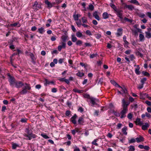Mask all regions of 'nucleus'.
I'll return each instance as SVG.
<instances>
[{
	"instance_id": "obj_1",
	"label": "nucleus",
	"mask_w": 151,
	"mask_h": 151,
	"mask_svg": "<svg viewBox=\"0 0 151 151\" xmlns=\"http://www.w3.org/2000/svg\"><path fill=\"white\" fill-rule=\"evenodd\" d=\"M15 84L16 87L17 88H20L22 86H24V87L22 88V90L19 92L21 94H26L28 92V90H30L31 89L29 84L26 83L24 84L21 81L16 82Z\"/></svg>"
},
{
	"instance_id": "obj_2",
	"label": "nucleus",
	"mask_w": 151,
	"mask_h": 151,
	"mask_svg": "<svg viewBox=\"0 0 151 151\" xmlns=\"http://www.w3.org/2000/svg\"><path fill=\"white\" fill-rule=\"evenodd\" d=\"M25 132L27 134H24V136L27 137L25 138L26 139L30 140L32 138H35L37 137L36 135L32 133V131L29 130V127L26 128Z\"/></svg>"
},
{
	"instance_id": "obj_3",
	"label": "nucleus",
	"mask_w": 151,
	"mask_h": 151,
	"mask_svg": "<svg viewBox=\"0 0 151 151\" xmlns=\"http://www.w3.org/2000/svg\"><path fill=\"white\" fill-rule=\"evenodd\" d=\"M41 8V4L40 3H38V2L36 1L35 2L34 4L33 5L32 8L34 11H37L39 9Z\"/></svg>"
},
{
	"instance_id": "obj_4",
	"label": "nucleus",
	"mask_w": 151,
	"mask_h": 151,
	"mask_svg": "<svg viewBox=\"0 0 151 151\" xmlns=\"http://www.w3.org/2000/svg\"><path fill=\"white\" fill-rule=\"evenodd\" d=\"M91 103H92V106H94L95 105H98L97 104V102H98L99 101L98 99H96L94 98L91 97L90 98Z\"/></svg>"
},
{
	"instance_id": "obj_5",
	"label": "nucleus",
	"mask_w": 151,
	"mask_h": 151,
	"mask_svg": "<svg viewBox=\"0 0 151 151\" xmlns=\"http://www.w3.org/2000/svg\"><path fill=\"white\" fill-rule=\"evenodd\" d=\"M127 111L128 109H126L125 108L124 109L123 108V110L120 112L121 118L123 119L126 116V114L127 112Z\"/></svg>"
},
{
	"instance_id": "obj_6",
	"label": "nucleus",
	"mask_w": 151,
	"mask_h": 151,
	"mask_svg": "<svg viewBox=\"0 0 151 151\" xmlns=\"http://www.w3.org/2000/svg\"><path fill=\"white\" fill-rule=\"evenodd\" d=\"M9 81L10 83V85L13 86L14 84H15L16 82L13 76H9Z\"/></svg>"
},
{
	"instance_id": "obj_7",
	"label": "nucleus",
	"mask_w": 151,
	"mask_h": 151,
	"mask_svg": "<svg viewBox=\"0 0 151 151\" xmlns=\"http://www.w3.org/2000/svg\"><path fill=\"white\" fill-rule=\"evenodd\" d=\"M122 106L123 108L124 109V108L126 109H128L127 106L129 104V101H127L126 102L124 99H123L122 100Z\"/></svg>"
},
{
	"instance_id": "obj_8",
	"label": "nucleus",
	"mask_w": 151,
	"mask_h": 151,
	"mask_svg": "<svg viewBox=\"0 0 151 151\" xmlns=\"http://www.w3.org/2000/svg\"><path fill=\"white\" fill-rule=\"evenodd\" d=\"M77 117V116L76 114H75L74 115L70 118V121L74 124H76V120Z\"/></svg>"
},
{
	"instance_id": "obj_9",
	"label": "nucleus",
	"mask_w": 151,
	"mask_h": 151,
	"mask_svg": "<svg viewBox=\"0 0 151 151\" xmlns=\"http://www.w3.org/2000/svg\"><path fill=\"white\" fill-rule=\"evenodd\" d=\"M132 30L133 34L135 36L138 35V32L140 33L141 32V30L139 29H133Z\"/></svg>"
},
{
	"instance_id": "obj_10",
	"label": "nucleus",
	"mask_w": 151,
	"mask_h": 151,
	"mask_svg": "<svg viewBox=\"0 0 151 151\" xmlns=\"http://www.w3.org/2000/svg\"><path fill=\"white\" fill-rule=\"evenodd\" d=\"M123 29L121 28H119L117 30V32L116 33L117 36L118 37L121 36L122 34Z\"/></svg>"
},
{
	"instance_id": "obj_11",
	"label": "nucleus",
	"mask_w": 151,
	"mask_h": 151,
	"mask_svg": "<svg viewBox=\"0 0 151 151\" xmlns=\"http://www.w3.org/2000/svg\"><path fill=\"white\" fill-rule=\"evenodd\" d=\"M135 139L137 142L138 143L144 141V140L143 137L141 136H139V137L136 138Z\"/></svg>"
},
{
	"instance_id": "obj_12",
	"label": "nucleus",
	"mask_w": 151,
	"mask_h": 151,
	"mask_svg": "<svg viewBox=\"0 0 151 151\" xmlns=\"http://www.w3.org/2000/svg\"><path fill=\"white\" fill-rule=\"evenodd\" d=\"M121 89V92H122V94L123 95L124 94H126L127 93V91L126 88L124 87V86L121 87H119Z\"/></svg>"
},
{
	"instance_id": "obj_13",
	"label": "nucleus",
	"mask_w": 151,
	"mask_h": 151,
	"mask_svg": "<svg viewBox=\"0 0 151 151\" xmlns=\"http://www.w3.org/2000/svg\"><path fill=\"white\" fill-rule=\"evenodd\" d=\"M45 4L47 5L48 8H50L53 6L52 4L49 2L48 0H45Z\"/></svg>"
},
{
	"instance_id": "obj_14",
	"label": "nucleus",
	"mask_w": 151,
	"mask_h": 151,
	"mask_svg": "<svg viewBox=\"0 0 151 151\" xmlns=\"http://www.w3.org/2000/svg\"><path fill=\"white\" fill-rule=\"evenodd\" d=\"M93 17H94L98 21L100 20V18L97 14V12L95 11L93 13Z\"/></svg>"
},
{
	"instance_id": "obj_15",
	"label": "nucleus",
	"mask_w": 151,
	"mask_h": 151,
	"mask_svg": "<svg viewBox=\"0 0 151 151\" xmlns=\"http://www.w3.org/2000/svg\"><path fill=\"white\" fill-rule=\"evenodd\" d=\"M127 127L126 126H124V127H123L122 129V132L123 133V134L126 135L127 134Z\"/></svg>"
},
{
	"instance_id": "obj_16",
	"label": "nucleus",
	"mask_w": 151,
	"mask_h": 151,
	"mask_svg": "<svg viewBox=\"0 0 151 151\" xmlns=\"http://www.w3.org/2000/svg\"><path fill=\"white\" fill-rule=\"evenodd\" d=\"M125 7L128 9L130 10H132L134 9V7L132 5H128L126 4Z\"/></svg>"
},
{
	"instance_id": "obj_17",
	"label": "nucleus",
	"mask_w": 151,
	"mask_h": 151,
	"mask_svg": "<svg viewBox=\"0 0 151 151\" xmlns=\"http://www.w3.org/2000/svg\"><path fill=\"white\" fill-rule=\"evenodd\" d=\"M61 38L63 42H65L66 40L68 39V37L67 35H63L62 36Z\"/></svg>"
},
{
	"instance_id": "obj_18",
	"label": "nucleus",
	"mask_w": 151,
	"mask_h": 151,
	"mask_svg": "<svg viewBox=\"0 0 151 151\" xmlns=\"http://www.w3.org/2000/svg\"><path fill=\"white\" fill-rule=\"evenodd\" d=\"M140 68L138 65H137V68L135 69V72L137 75H139L140 73V72L139 71Z\"/></svg>"
},
{
	"instance_id": "obj_19",
	"label": "nucleus",
	"mask_w": 151,
	"mask_h": 151,
	"mask_svg": "<svg viewBox=\"0 0 151 151\" xmlns=\"http://www.w3.org/2000/svg\"><path fill=\"white\" fill-rule=\"evenodd\" d=\"M109 14L106 12L102 14V17L104 19H107L109 17Z\"/></svg>"
},
{
	"instance_id": "obj_20",
	"label": "nucleus",
	"mask_w": 151,
	"mask_h": 151,
	"mask_svg": "<svg viewBox=\"0 0 151 151\" xmlns=\"http://www.w3.org/2000/svg\"><path fill=\"white\" fill-rule=\"evenodd\" d=\"M78 123L80 124H83L84 123V119L83 117H80L78 120Z\"/></svg>"
},
{
	"instance_id": "obj_21",
	"label": "nucleus",
	"mask_w": 151,
	"mask_h": 151,
	"mask_svg": "<svg viewBox=\"0 0 151 151\" xmlns=\"http://www.w3.org/2000/svg\"><path fill=\"white\" fill-rule=\"evenodd\" d=\"M111 83L113 84V85L115 86L116 87H121V86H120L115 81L113 80H111L110 81Z\"/></svg>"
},
{
	"instance_id": "obj_22",
	"label": "nucleus",
	"mask_w": 151,
	"mask_h": 151,
	"mask_svg": "<svg viewBox=\"0 0 151 151\" xmlns=\"http://www.w3.org/2000/svg\"><path fill=\"white\" fill-rule=\"evenodd\" d=\"M37 32L41 34H42L45 32V30L44 28L41 27L40 28L38 29Z\"/></svg>"
},
{
	"instance_id": "obj_23",
	"label": "nucleus",
	"mask_w": 151,
	"mask_h": 151,
	"mask_svg": "<svg viewBox=\"0 0 151 151\" xmlns=\"http://www.w3.org/2000/svg\"><path fill=\"white\" fill-rule=\"evenodd\" d=\"M136 123L137 124L139 125H142L143 124V123L140 121V119L139 118H137L136 121Z\"/></svg>"
},
{
	"instance_id": "obj_24",
	"label": "nucleus",
	"mask_w": 151,
	"mask_h": 151,
	"mask_svg": "<svg viewBox=\"0 0 151 151\" xmlns=\"http://www.w3.org/2000/svg\"><path fill=\"white\" fill-rule=\"evenodd\" d=\"M115 12L116 13V14L118 17H120V16H122V11L119 10H117Z\"/></svg>"
},
{
	"instance_id": "obj_25",
	"label": "nucleus",
	"mask_w": 151,
	"mask_h": 151,
	"mask_svg": "<svg viewBox=\"0 0 151 151\" xmlns=\"http://www.w3.org/2000/svg\"><path fill=\"white\" fill-rule=\"evenodd\" d=\"M149 124L148 123H145V124L142 126V129L143 130H145L149 127Z\"/></svg>"
},
{
	"instance_id": "obj_26",
	"label": "nucleus",
	"mask_w": 151,
	"mask_h": 151,
	"mask_svg": "<svg viewBox=\"0 0 151 151\" xmlns=\"http://www.w3.org/2000/svg\"><path fill=\"white\" fill-rule=\"evenodd\" d=\"M148 95L146 94H142V93H140V98L141 99H144L145 98V97L146 96H147Z\"/></svg>"
},
{
	"instance_id": "obj_27",
	"label": "nucleus",
	"mask_w": 151,
	"mask_h": 151,
	"mask_svg": "<svg viewBox=\"0 0 151 151\" xmlns=\"http://www.w3.org/2000/svg\"><path fill=\"white\" fill-rule=\"evenodd\" d=\"M76 24L78 27H80L82 24H81V19H79L76 21Z\"/></svg>"
},
{
	"instance_id": "obj_28",
	"label": "nucleus",
	"mask_w": 151,
	"mask_h": 151,
	"mask_svg": "<svg viewBox=\"0 0 151 151\" xmlns=\"http://www.w3.org/2000/svg\"><path fill=\"white\" fill-rule=\"evenodd\" d=\"M12 148L13 149H16L17 147H19V145L15 143H13L12 144Z\"/></svg>"
},
{
	"instance_id": "obj_29",
	"label": "nucleus",
	"mask_w": 151,
	"mask_h": 151,
	"mask_svg": "<svg viewBox=\"0 0 151 151\" xmlns=\"http://www.w3.org/2000/svg\"><path fill=\"white\" fill-rule=\"evenodd\" d=\"M71 40L73 42H75L77 41V39L75 35H71Z\"/></svg>"
},
{
	"instance_id": "obj_30",
	"label": "nucleus",
	"mask_w": 151,
	"mask_h": 151,
	"mask_svg": "<svg viewBox=\"0 0 151 151\" xmlns=\"http://www.w3.org/2000/svg\"><path fill=\"white\" fill-rule=\"evenodd\" d=\"M146 37L148 38H150L151 37V33L150 32H145Z\"/></svg>"
},
{
	"instance_id": "obj_31",
	"label": "nucleus",
	"mask_w": 151,
	"mask_h": 151,
	"mask_svg": "<svg viewBox=\"0 0 151 151\" xmlns=\"http://www.w3.org/2000/svg\"><path fill=\"white\" fill-rule=\"evenodd\" d=\"M130 2L135 4L137 5H139L138 2L136 0H131L130 1Z\"/></svg>"
},
{
	"instance_id": "obj_32",
	"label": "nucleus",
	"mask_w": 151,
	"mask_h": 151,
	"mask_svg": "<svg viewBox=\"0 0 151 151\" xmlns=\"http://www.w3.org/2000/svg\"><path fill=\"white\" fill-rule=\"evenodd\" d=\"M98 140V139H95L92 142L91 144L92 145H94L96 146H98V144L96 143Z\"/></svg>"
},
{
	"instance_id": "obj_33",
	"label": "nucleus",
	"mask_w": 151,
	"mask_h": 151,
	"mask_svg": "<svg viewBox=\"0 0 151 151\" xmlns=\"http://www.w3.org/2000/svg\"><path fill=\"white\" fill-rule=\"evenodd\" d=\"M110 5L111 7L114 9L115 11H116L117 10L116 6L114 4L111 3L110 4Z\"/></svg>"
},
{
	"instance_id": "obj_34",
	"label": "nucleus",
	"mask_w": 151,
	"mask_h": 151,
	"mask_svg": "<svg viewBox=\"0 0 151 151\" xmlns=\"http://www.w3.org/2000/svg\"><path fill=\"white\" fill-rule=\"evenodd\" d=\"M73 17L74 18V19L75 21H77V20H78L79 19V14H77L76 15H73Z\"/></svg>"
},
{
	"instance_id": "obj_35",
	"label": "nucleus",
	"mask_w": 151,
	"mask_h": 151,
	"mask_svg": "<svg viewBox=\"0 0 151 151\" xmlns=\"http://www.w3.org/2000/svg\"><path fill=\"white\" fill-rule=\"evenodd\" d=\"M129 148L128 151H134L135 150V147L134 146L130 145V146Z\"/></svg>"
},
{
	"instance_id": "obj_36",
	"label": "nucleus",
	"mask_w": 151,
	"mask_h": 151,
	"mask_svg": "<svg viewBox=\"0 0 151 151\" xmlns=\"http://www.w3.org/2000/svg\"><path fill=\"white\" fill-rule=\"evenodd\" d=\"M139 39L140 41H143L144 40V37L143 35L142 34H140L139 35Z\"/></svg>"
},
{
	"instance_id": "obj_37",
	"label": "nucleus",
	"mask_w": 151,
	"mask_h": 151,
	"mask_svg": "<svg viewBox=\"0 0 151 151\" xmlns=\"http://www.w3.org/2000/svg\"><path fill=\"white\" fill-rule=\"evenodd\" d=\"M81 20L83 23H87V22L86 18L85 17H83L81 18Z\"/></svg>"
},
{
	"instance_id": "obj_38",
	"label": "nucleus",
	"mask_w": 151,
	"mask_h": 151,
	"mask_svg": "<svg viewBox=\"0 0 151 151\" xmlns=\"http://www.w3.org/2000/svg\"><path fill=\"white\" fill-rule=\"evenodd\" d=\"M45 84H54V82L53 81H48L47 79H45Z\"/></svg>"
},
{
	"instance_id": "obj_39",
	"label": "nucleus",
	"mask_w": 151,
	"mask_h": 151,
	"mask_svg": "<svg viewBox=\"0 0 151 151\" xmlns=\"http://www.w3.org/2000/svg\"><path fill=\"white\" fill-rule=\"evenodd\" d=\"M147 78H143L142 79H141L140 82L141 84H144L145 83V82Z\"/></svg>"
},
{
	"instance_id": "obj_40",
	"label": "nucleus",
	"mask_w": 151,
	"mask_h": 151,
	"mask_svg": "<svg viewBox=\"0 0 151 151\" xmlns=\"http://www.w3.org/2000/svg\"><path fill=\"white\" fill-rule=\"evenodd\" d=\"M73 91L75 92H77L79 93H80L83 92V91L82 90H78L76 88L73 89Z\"/></svg>"
},
{
	"instance_id": "obj_41",
	"label": "nucleus",
	"mask_w": 151,
	"mask_h": 151,
	"mask_svg": "<svg viewBox=\"0 0 151 151\" xmlns=\"http://www.w3.org/2000/svg\"><path fill=\"white\" fill-rule=\"evenodd\" d=\"M76 36L78 37H80L82 36V34L80 32H78L76 34Z\"/></svg>"
},
{
	"instance_id": "obj_42",
	"label": "nucleus",
	"mask_w": 151,
	"mask_h": 151,
	"mask_svg": "<svg viewBox=\"0 0 151 151\" xmlns=\"http://www.w3.org/2000/svg\"><path fill=\"white\" fill-rule=\"evenodd\" d=\"M126 37L125 36H124L123 37V39L125 43V44L128 45L129 42L126 40Z\"/></svg>"
},
{
	"instance_id": "obj_43",
	"label": "nucleus",
	"mask_w": 151,
	"mask_h": 151,
	"mask_svg": "<svg viewBox=\"0 0 151 151\" xmlns=\"http://www.w3.org/2000/svg\"><path fill=\"white\" fill-rule=\"evenodd\" d=\"M136 139L134 138H132L130 140H129V143H134L136 141Z\"/></svg>"
},
{
	"instance_id": "obj_44",
	"label": "nucleus",
	"mask_w": 151,
	"mask_h": 151,
	"mask_svg": "<svg viewBox=\"0 0 151 151\" xmlns=\"http://www.w3.org/2000/svg\"><path fill=\"white\" fill-rule=\"evenodd\" d=\"M98 55L97 54H93L90 55V57L91 58H93L95 57H96Z\"/></svg>"
},
{
	"instance_id": "obj_45",
	"label": "nucleus",
	"mask_w": 151,
	"mask_h": 151,
	"mask_svg": "<svg viewBox=\"0 0 151 151\" xmlns=\"http://www.w3.org/2000/svg\"><path fill=\"white\" fill-rule=\"evenodd\" d=\"M94 8V6L93 5L91 4L89 5L88 9L90 10L91 11H93V10Z\"/></svg>"
},
{
	"instance_id": "obj_46",
	"label": "nucleus",
	"mask_w": 151,
	"mask_h": 151,
	"mask_svg": "<svg viewBox=\"0 0 151 151\" xmlns=\"http://www.w3.org/2000/svg\"><path fill=\"white\" fill-rule=\"evenodd\" d=\"M124 20L130 23H132V19H130L126 17L124 18Z\"/></svg>"
},
{
	"instance_id": "obj_47",
	"label": "nucleus",
	"mask_w": 151,
	"mask_h": 151,
	"mask_svg": "<svg viewBox=\"0 0 151 151\" xmlns=\"http://www.w3.org/2000/svg\"><path fill=\"white\" fill-rule=\"evenodd\" d=\"M83 43L82 41L81 40H78L76 43V44L77 45H80L82 44Z\"/></svg>"
},
{
	"instance_id": "obj_48",
	"label": "nucleus",
	"mask_w": 151,
	"mask_h": 151,
	"mask_svg": "<svg viewBox=\"0 0 151 151\" xmlns=\"http://www.w3.org/2000/svg\"><path fill=\"white\" fill-rule=\"evenodd\" d=\"M142 74L144 76H149V74L147 72L145 71H143L142 72Z\"/></svg>"
},
{
	"instance_id": "obj_49",
	"label": "nucleus",
	"mask_w": 151,
	"mask_h": 151,
	"mask_svg": "<svg viewBox=\"0 0 151 151\" xmlns=\"http://www.w3.org/2000/svg\"><path fill=\"white\" fill-rule=\"evenodd\" d=\"M19 24V23H15L13 24H11L10 26L11 27H16Z\"/></svg>"
},
{
	"instance_id": "obj_50",
	"label": "nucleus",
	"mask_w": 151,
	"mask_h": 151,
	"mask_svg": "<svg viewBox=\"0 0 151 151\" xmlns=\"http://www.w3.org/2000/svg\"><path fill=\"white\" fill-rule=\"evenodd\" d=\"M41 135L42 137L46 139L49 138L48 136L45 134H41Z\"/></svg>"
},
{
	"instance_id": "obj_51",
	"label": "nucleus",
	"mask_w": 151,
	"mask_h": 151,
	"mask_svg": "<svg viewBox=\"0 0 151 151\" xmlns=\"http://www.w3.org/2000/svg\"><path fill=\"white\" fill-rule=\"evenodd\" d=\"M132 115L131 113H129L127 116V118L129 119H131L132 118Z\"/></svg>"
},
{
	"instance_id": "obj_52",
	"label": "nucleus",
	"mask_w": 151,
	"mask_h": 151,
	"mask_svg": "<svg viewBox=\"0 0 151 151\" xmlns=\"http://www.w3.org/2000/svg\"><path fill=\"white\" fill-rule=\"evenodd\" d=\"M114 114L117 117H119L120 116V113L115 111L114 112Z\"/></svg>"
},
{
	"instance_id": "obj_53",
	"label": "nucleus",
	"mask_w": 151,
	"mask_h": 151,
	"mask_svg": "<svg viewBox=\"0 0 151 151\" xmlns=\"http://www.w3.org/2000/svg\"><path fill=\"white\" fill-rule=\"evenodd\" d=\"M27 119L26 118H22L21 120V122L23 123H25L27 122Z\"/></svg>"
},
{
	"instance_id": "obj_54",
	"label": "nucleus",
	"mask_w": 151,
	"mask_h": 151,
	"mask_svg": "<svg viewBox=\"0 0 151 151\" xmlns=\"http://www.w3.org/2000/svg\"><path fill=\"white\" fill-rule=\"evenodd\" d=\"M70 114V112L69 110H67L65 112V115L67 116H69V115Z\"/></svg>"
},
{
	"instance_id": "obj_55",
	"label": "nucleus",
	"mask_w": 151,
	"mask_h": 151,
	"mask_svg": "<svg viewBox=\"0 0 151 151\" xmlns=\"http://www.w3.org/2000/svg\"><path fill=\"white\" fill-rule=\"evenodd\" d=\"M30 56L31 58V59L33 61H34V55L32 53H31L30 54Z\"/></svg>"
},
{
	"instance_id": "obj_56",
	"label": "nucleus",
	"mask_w": 151,
	"mask_h": 151,
	"mask_svg": "<svg viewBox=\"0 0 151 151\" xmlns=\"http://www.w3.org/2000/svg\"><path fill=\"white\" fill-rule=\"evenodd\" d=\"M144 149L148 151L150 149V147L147 146H144Z\"/></svg>"
},
{
	"instance_id": "obj_57",
	"label": "nucleus",
	"mask_w": 151,
	"mask_h": 151,
	"mask_svg": "<svg viewBox=\"0 0 151 151\" xmlns=\"http://www.w3.org/2000/svg\"><path fill=\"white\" fill-rule=\"evenodd\" d=\"M86 34L88 35H91V33L90 32V31L89 30H87L86 31Z\"/></svg>"
},
{
	"instance_id": "obj_58",
	"label": "nucleus",
	"mask_w": 151,
	"mask_h": 151,
	"mask_svg": "<svg viewBox=\"0 0 151 151\" xmlns=\"http://www.w3.org/2000/svg\"><path fill=\"white\" fill-rule=\"evenodd\" d=\"M56 40V37L55 36H52L51 38V40L52 41H54L55 40Z\"/></svg>"
},
{
	"instance_id": "obj_59",
	"label": "nucleus",
	"mask_w": 151,
	"mask_h": 151,
	"mask_svg": "<svg viewBox=\"0 0 151 151\" xmlns=\"http://www.w3.org/2000/svg\"><path fill=\"white\" fill-rule=\"evenodd\" d=\"M84 96L85 98L89 99H90V98H91V97H90L89 95L88 94H85L84 95Z\"/></svg>"
},
{
	"instance_id": "obj_60",
	"label": "nucleus",
	"mask_w": 151,
	"mask_h": 151,
	"mask_svg": "<svg viewBox=\"0 0 151 151\" xmlns=\"http://www.w3.org/2000/svg\"><path fill=\"white\" fill-rule=\"evenodd\" d=\"M130 60H131V61H132L133 60V59H134V55H130Z\"/></svg>"
},
{
	"instance_id": "obj_61",
	"label": "nucleus",
	"mask_w": 151,
	"mask_h": 151,
	"mask_svg": "<svg viewBox=\"0 0 151 151\" xmlns=\"http://www.w3.org/2000/svg\"><path fill=\"white\" fill-rule=\"evenodd\" d=\"M51 91L53 93H56L57 91V89L55 88H53L52 89Z\"/></svg>"
},
{
	"instance_id": "obj_62",
	"label": "nucleus",
	"mask_w": 151,
	"mask_h": 151,
	"mask_svg": "<svg viewBox=\"0 0 151 151\" xmlns=\"http://www.w3.org/2000/svg\"><path fill=\"white\" fill-rule=\"evenodd\" d=\"M37 29V28L36 27L34 26L31 28V30L32 31H35Z\"/></svg>"
},
{
	"instance_id": "obj_63",
	"label": "nucleus",
	"mask_w": 151,
	"mask_h": 151,
	"mask_svg": "<svg viewBox=\"0 0 151 151\" xmlns=\"http://www.w3.org/2000/svg\"><path fill=\"white\" fill-rule=\"evenodd\" d=\"M147 15L149 18H151V13L150 12H147L146 14Z\"/></svg>"
},
{
	"instance_id": "obj_64",
	"label": "nucleus",
	"mask_w": 151,
	"mask_h": 151,
	"mask_svg": "<svg viewBox=\"0 0 151 151\" xmlns=\"http://www.w3.org/2000/svg\"><path fill=\"white\" fill-rule=\"evenodd\" d=\"M74 151H80V150L79 148L76 147L74 149Z\"/></svg>"
}]
</instances>
